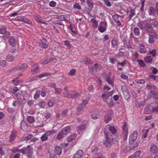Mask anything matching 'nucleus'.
<instances>
[{"label":"nucleus","instance_id":"1","mask_svg":"<svg viewBox=\"0 0 158 158\" xmlns=\"http://www.w3.org/2000/svg\"><path fill=\"white\" fill-rule=\"evenodd\" d=\"M117 132V130L115 128L109 125H107L104 128V132L106 136V139L103 142L104 144L106 147H110L111 145V140L112 138L110 136H112L110 135L111 133L112 134H115Z\"/></svg>","mask_w":158,"mask_h":158},{"label":"nucleus","instance_id":"2","mask_svg":"<svg viewBox=\"0 0 158 158\" xmlns=\"http://www.w3.org/2000/svg\"><path fill=\"white\" fill-rule=\"evenodd\" d=\"M138 26L142 30H147L148 28H151L152 27L146 21L140 22L138 23Z\"/></svg>","mask_w":158,"mask_h":158},{"label":"nucleus","instance_id":"3","mask_svg":"<svg viewBox=\"0 0 158 158\" xmlns=\"http://www.w3.org/2000/svg\"><path fill=\"white\" fill-rule=\"evenodd\" d=\"M22 153L23 154H27L29 157H30L33 154V151L31 146L28 145L26 147L22 148Z\"/></svg>","mask_w":158,"mask_h":158},{"label":"nucleus","instance_id":"4","mask_svg":"<svg viewBox=\"0 0 158 158\" xmlns=\"http://www.w3.org/2000/svg\"><path fill=\"white\" fill-rule=\"evenodd\" d=\"M148 13L150 15L155 16L158 15V9L156 6L155 9L150 6L148 8Z\"/></svg>","mask_w":158,"mask_h":158},{"label":"nucleus","instance_id":"5","mask_svg":"<svg viewBox=\"0 0 158 158\" xmlns=\"http://www.w3.org/2000/svg\"><path fill=\"white\" fill-rule=\"evenodd\" d=\"M107 26V24L105 22H102L99 25L98 30L100 32L103 33L106 30Z\"/></svg>","mask_w":158,"mask_h":158},{"label":"nucleus","instance_id":"6","mask_svg":"<svg viewBox=\"0 0 158 158\" xmlns=\"http://www.w3.org/2000/svg\"><path fill=\"white\" fill-rule=\"evenodd\" d=\"M21 128L23 131H28L30 129V126L27 124L23 120L21 122Z\"/></svg>","mask_w":158,"mask_h":158},{"label":"nucleus","instance_id":"7","mask_svg":"<svg viewBox=\"0 0 158 158\" xmlns=\"http://www.w3.org/2000/svg\"><path fill=\"white\" fill-rule=\"evenodd\" d=\"M89 101V98H85L83 100L82 104L80 105L77 109V111L79 113L80 111H82L83 108H84L86 104L88 103Z\"/></svg>","mask_w":158,"mask_h":158},{"label":"nucleus","instance_id":"8","mask_svg":"<svg viewBox=\"0 0 158 158\" xmlns=\"http://www.w3.org/2000/svg\"><path fill=\"white\" fill-rule=\"evenodd\" d=\"M138 132L136 131H135L130 135L129 138V142L130 143H134L137 138Z\"/></svg>","mask_w":158,"mask_h":158},{"label":"nucleus","instance_id":"9","mask_svg":"<svg viewBox=\"0 0 158 158\" xmlns=\"http://www.w3.org/2000/svg\"><path fill=\"white\" fill-rule=\"evenodd\" d=\"M0 34H5L4 37L5 39L7 38L10 35V32L6 31V29L5 27H2L0 28Z\"/></svg>","mask_w":158,"mask_h":158},{"label":"nucleus","instance_id":"10","mask_svg":"<svg viewBox=\"0 0 158 158\" xmlns=\"http://www.w3.org/2000/svg\"><path fill=\"white\" fill-rule=\"evenodd\" d=\"M64 96L68 98H75L78 97L79 94L75 93L73 94H69L68 92H66L63 94Z\"/></svg>","mask_w":158,"mask_h":158},{"label":"nucleus","instance_id":"11","mask_svg":"<svg viewBox=\"0 0 158 158\" xmlns=\"http://www.w3.org/2000/svg\"><path fill=\"white\" fill-rule=\"evenodd\" d=\"M120 17H121V16L117 14H115L113 15V18L114 19V21L117 23L118 26H121L122 24L119 20V18Z\"/></svg>","mask_w":158,"mask_h":158},{"label":"nucleus","instance_id":"12","mask_svg":"<svg viewBox=\"0 0 158 158\" xmlns=\"http://www.w3.org/2000/svg\"><path fill=\"white\" fill-rule=\"evenodd\" d=\"M139 51L141 54H145L146 53V48L145 46L143 44H140L139 45Z\"/></svg>","mask_w":158,"mask_h":158},{"label":"nucleus","instance_id":"13","mask_svg":"<svg viewBox=\"0 0 158 158\" xmlns=\"http://www.w3.org/2000/svg\"><path fill=\"white\" fill-rule=\"evenodd\" d=\"M83 154V152L81 150H78L72 158H81Z\"/></svg>","mask_w":158,"mask_h":158},{"label":"nucleus","instance_id":"14","mask_svg":"<svg viewBox=\"0 0 158 158\" xmlns=\"http://www.w3.org/2000/svg\"><path fill=\"white\" fill-rule=\"evenodd\" d=\"M150 151L153 154H155L158 152V149L157 146L154 144L151 146L150 148Z\"/></svg>","mask_w":158,"mask_h":158},{"label":"nucleus","instance_id":"15","mask_svg":"<svg viewBox=\"0 0 158 158\" xmlns=\"http://www.w3.org/2000/svg\"><path fill=\"white\" fill-rule=\"evenodd\" d=\"M39 69V66L37 64H35L32 66L31 68V72L33 74L37 73Z\"/></svg>","mask_w":158,"mask_h":158},{"label":"nucleus","instance_id":"16","mask_svg":"<svg viewBox=\"0 0 158 158\" xmlns=\"http://www.w3.org/2000/svg\"><path fill=\"white\" fill-rule=\"evenodd\" d=\"M70 129V128L69 126H67L62 129L61 131L63 133V135H65L69 132Z\"/></svg>","mask_w":158,"mask_h":158},{"label":"nucleus","instance_id":"17","mask_svg":"<svg viewBox=\"0 0 158 158\" xmlns=\"http://www.w3.org/2000/svg\"><path fill=\"white\" fill-rule=\"evenodd\" d=\"M55 152L57 155H60L62 153L61 148L59 146H56L55 148Z\"/></svg>","mask_w":158,"mask_h":158},{"label":"nucleus","instance_id":"18","mask_svg":"<svg viewBox=\"0 0 158 158\" xmlns=\"http://www.w3.org/2000/svg\"><path fill=\"white\" fill-rule=\"evenodd\" d=\"M157 36V35L156 34L155 35H149L148 40L149 43L150 44H153L154 41V39L156 38Z\"/></svg>","mask_w":158,"mask_h":158},{"label":"nucleus","instance_id":"19","mask_svg":"<svg viewBox=\"0 0 158 158\" xmlns=\"http://www.w3.org/2000/svg\"><path fill=\"white\" fill-rule=\"evenodd\" d=\"M149 24H150V25L151 24L153 26L156 28L158 27V23L155 19H150L149 21Z\"/></svg>","mask_w":158,"mask_h":158},{"label":"nucleus","instance_id":"20","mask_svg":"<svg viewBox=\"0 0 158 158\" xmlns=\"http://www.w3.org/2000/svg\"><path fill=\"white\" fill-rule=\"evenodd\" d=\"M123 95L124 98L127 102H129L130 100V94L128 90L126 91H125L123 93Z\"/></svg>","mask_w":158,"mask_h":158},{"label":"nucleus","instance_id":"21","mask_svg":"<svg viewBox=\"0 0 158 158\" xmlns=\"http://www.w3.org/2000/svg\"><path fill=\"white\" fill-rule=\"evenodd\" d=\"M10 45L12 46H14L16 44V40L14 37H11L9 40Z\"/></svg>","mask_w":158,"mask_h":158},{"label":"nucleus","instance_id":"22","mask_svg":"<svg viewBox=\"0 0 158 158\" xmlns=\"http://www.w3.org/2000/svg\"><path fill=\"white\" fill-rule=\"evenodd\" d=\"M92 118L93 119H96L99 117V115L98 114V111H94L92 112L91 114Z\"/></svg>","mask_w":158,"mask_h":158},{"label":"nucleus","instance_id":"23","mask_svg":"<svg viewBox=\"0 0 158 158\" xmlns=\"http://www.w3.org/2000/svg\"><path fill=\"white\" fill-rule=\"evenodd\" d=\"M92 23V26L95 29L97 28L98 25V22L94 18H93L91 20Z\"/></svg>","mask_w":158,"mask_h":158},{"label":"nucleus","instance_id":"24","mask_svg":"<svg viewBox=\"0 0 158 158\" xmlns=\"http://www.w3.org/2000/svg\"><path fill=\"white\" fill-rule=\"evenodd\" d=\"M141 152L138 151L135 152L131 156L129 157L130 158H137L139 157L140 154Z\"/></svg>","mask_w":158,"mask_h":158},{"label":"nucleus","instance_id":"25","mask_svg":"<svg viewBox=\"0 0 158 158\" xmlns=\"http://www.w3.org/2000/svg\"><path fill=\"white\" fill-rule=\"evenodd\" d=\"M27 65L26 63L22 64L19 67L18 66L16 68V69L17 70L24 69L27 68Z\"/></svg>","mask_w":158,"mask_h":158},{"label":"nucleus","instance_id":"26","mask_svg":"<svg viewBox=\"0 0 158 158\" xmlns=\"http://www.w3.org/2000/svg\"><path fill=\"white\" fill-rule=\"evenodd\" d=\"M22 96L23 98V100L25 101L27 99L29 98V95L27 94L25 91H23L21 92Z\"/></svg>","mask_w":158,"mask_h":158},{"label":"nucleus","instance_id":"27","mask_svg":"<svg viewBox=\"0 0 158 158\" xmlns=\"http://www.w3.org/2000/svg\"><path fill=\"white\" fill-rule=\"evenodd\" d=\"M64 135H63V133L61 131L59 132L58 134L55 135L56 139L58 140H60L63 138Z\"/></svg>","mask_w":158,"mask_h":158},{"label":"nucleus","instance_id":"28","mask_svg":"<svg viewBox=\"0 0 158 158\" xmlns=\"http://www.w3.org/2000/svg\"><path fill=\"white\" fill-rule=\"evenodd\" d=\"M152 58L150 56H147L144 58L145 61L147 63H151L152 61Z\"/></svg>","mask_w":158,"mask_h":158},{"label":"nucleus","instance_id":"29","mask_svg":"<svg viewBox=\"0 0 158 158\" xmlns=\"http://www.w3.org/2000/svg\"><path fill=\"white\" fill-rule=\"evenodd\" d=\"M111 119V115H106L104 118V120L106 123H108Z\"/></svg>","mask_w":158,"mask_h":158},{"label":"nucleus","instance_id":"30","mask_svg":"<svg viewBox=\"0 0 158 158\" xmlns=\"http://www.w3.org/2000/svg\"><path fill=\"white\" fill-rule=\"evenodd\" d=\"M56 132V131L55 130L52 129L49 131H46L45 134L48 137V136H50L52 134H55Z\"/></svg>","mask_w":158,"mask_h":158},{"label":"nucleus","instance_id":"31","mask_svg":"<svg viewBox=\"0 0 158 158\" xmlns=\"http://www.w3.org/2000/svg\"><path fill=\"white\" fill-rule=\"evenodd\" d=\"M15 95L19 103L20 104H22V101L21 98V94L19 93H15Z\"/></svg>","mask_w":158,"mask_h":158},{"label":"nucleus","instance_id":"32","mask_svg":"<svg viewBox=\"0 0 158 158\" xmlns=\"http://www.w3.org/2000/svg\"><path fill=\"white\" fill-rule=\"evenodd\" d=\"M102 97L103 98V100L104 102H107L110 97L106 93L102 95Z\"/></svg>","mask_w":158,"mask_h":158},{"label":"nucleus","instance_id":"33","mask_svg":"<svg viewBox=\"0 0 158 158\" xmlns=\"http://www.w3.org/2000/svg\"><path fill=\"white\" fill-rule=\"evenodd\" d=\"M40 46L43 48H48V45L43 41H41L39 43Z\"/></svg>","mask_w":158,"mask_h":158},{"label":"nucleus","instance_id":"34","mask_svg":"<svg viewBox=\"0 0 158 158\" xmlns=\"http://www.w3.org/2000/svg\"><path fill=\"white\" fill-rule=\"evenodd\" d=\"M149 129H144L143 130V138H145L147 136L148 133L149 131Z\"/></svg>","mask_w":158,"mask_h":158},{"label":"nucleus","instance_id":"35","mask_svg":"<svg viewBox=\"0 0 158 158\" xmlns=\"http://www.w3.org/2000/svg\"><path fill=\"white\" fill-rule=\"evenodd\" d=\"M6 60L8 61H12L15 60V57L11 55H8L6 57Z\"/></svg>","mask_w":158,"mask_h":158},{"label":"nucleus","instance_id":"36","mask_svg":"<svg viewBox=\"0 0 158 158\" xmlns=\"http://www.w3.org/2000/svg\"><path fill=\"white\" fill-rule=\"evenodd\" d=\"M76 137V135L75 134L71 135L67 138V141L69 142H71Z\"/></svg>","mask_w":158,"mask_h":158},{"label":"nucleus","instance_id":"37","mask_svg":"<svg viewBox=\"0 0 158 158\" xmlns=\"http://www.w3.org/2000/svg\"><path fill=\"white\" fill-rule=\"evenodd\" d=\"M16 135V132L15 131H13L11 132V134L10 137V140L12 141L14 139L15 136Z\"/></svg>","mask_w":158,"mask_h":158},{"label":"nucleus","instance_id":"38","mask_svg":"<svg viewBox=\"0 0 158 158\" xmlns=\"http://www.w3.org/2000/svg\"><path fill=\"white\" fill-rule=\"evenodd\" d=\"M27 121L30 123H32L35 121V119L32 116H28L27 118Z\"/></svg>","mask_w":158,"mask_h":158},{"label":"nucleus","instance_id":"39","mask_svg":"<svg viewBox=\"0 0 158 158\" xmlns=\"http://www.w3.org/2000/svg\"><path fill=\"white\" fill-rule=\"evenodd\" d=\"M85 128V125H80V126H79L77 127V132L80 133L81 132L84 130Z\"/></svg>","mask_w":158,"mask_h":158},{"label":"nucleus","instance_id":"40","mask_svg":"<svg viewBox=\"0 0 158 158\" xmlns=\"http://www.w3.org/2000/svg\"><path fill=\"white\" fill-rule=\"evenodd\" d=\"M40 94L42 97H44L46 96V88L43 87L41 91H40Z\"/></svg>","mask_w":158,"mask_h":158},{"label":"nucleus","instance_id":"41","mask_svg":"<svg viewBox=\"0 0 158 158\" xmlns=\"http://www.w3.org/2000/svg\"><path fill=\"white\" fill-rule=\"evenodd\" d=\"M134 32L136 36L139 35L140 33L139 29L137 27L134 28Z\"/></svg>","mask_w":158,"mask_h":158},{"label":"nucleus","instance_id":"42","mask_svg":"<svg viewBox=\"0 0 158 158\" xmlns=\"http://www.w3.org/2000/svg\"><path fill=\"white\" fill-rule=\"evenodd\" d=\"M111 44L113 48L116 47L117 45V40L116 38H114L111 41Z\"/></svg>","mask_w":158,"mask_h":158},{"label":"nucleus","instance_id":"43","mask_svg":"<svg viewBox=\"0 0 158 158\" xmlns=\"http://www.w3.org/2000/svg\"><path fill=\"white\" fill-rule=\"evenodd\" d=\"M48 138V137L44 133L40 137V139L42 141H44L47 140Z\"/></svg>","mask_w":158,"mask_h":158},{"label":"nucleus","instance_id":"44","mask_svg":"<svg viewBox=\"0 0 158 158\" xmlns=\"http://www.w3.org/2000/svg\"><path fill=\"white\" fill-rule=\"evenodd\" d=\"M69 28L71 31L74 33L76 34L77 31L74 28V25L73 24H70Z\"/></svg>","mask_w":158,"mask_h":158},{"label":"nucleus","instance_id":"45","mask_svg":"<svg viewBox=\"0 0 158 158\" xmlns=\"http://www.w3.org/2000/svg\"><path fill=\"white\" fill-rule=\"evenodd\" d=\"M130 143L131 144L130 148L132 149H133L136 148L138 145V143L137 142L135 143V142L134 143Z\"/></svg>","mask_w":158,"mask_h":158},{"label":"nucleus","instance_id":"46","mask_svg":"<svg viewBox=\"0 0 158 158\" xmlns=\"http://www.w3.org/2000/svg\"><path fill=\"white\" fill-rule=\"evenodd\" d=\"M40 93V90L36 91V93L34 94V98L35 99L39 98Z\"/></svg>","mask_w":158,"mask_h":158},{"label":"nucleus","instance_id":"47","mask_svg":"<svg viewBox=\"0 0 158 158\" xmlns=\"http://www.w3.org/2000/svg\"><path fill=\"white\" fill-rule=\"evenodd\" d=\"M137 61L140 66L143 67L145 66V64L142 60H139Z\"/></svg>","mask_w":158,"mask_h":158},{"label":"nucleus","instance_id":"48","mask_svg":"<svg viewBox=\"0 0 158 158\" xmlns=\"http://www.w3.org/2000/svg\"><path fill=\"white\" fill-rule=\"evenodd\" d=\"M12 152H17L22 153V149H19L17 147H14L12 148Z\"/></svg>","mask_w":158,"mask_h":158},{"label":"nucleus","instance_id":"49","mask_svg":"<svg viewBox=\"0 0 158 158\" xmlns=\"http://www.w3.org/2000/svg\"><path fill=\"white\" fill-rule=\"evenodd\" d=\"M64 45L67 47V48L70 49L71 48V44L69 41L66 40L64 41Z\"/></svg>","mask_w":158,"mask_h":158},{"label":"nucleus","instance_id":"50","mask_svg":"<svg viewBox=\"0 0 158 158\" xmlns=\"http://www.w3.org/2000/svg\"><path fill=\"white\" fill-rule=\"evenodd\" d=\"M135 10L131 9L130 10V14L129 16V18L131 19L135 15Z\"/></svg>","mask_w":158,"mask_h":158},{"label":"nucleus","instance_id":"51","mask_svg":"<svg viewBox=\"0 0 158 158\" xmlns=\"http://www.w3.org/2000/svg\"><path fill=\"white\" fill-rule=\"evenodd\" d=\"M149 54L152 55V56H155L156 55V50L155 49H153L152 50L149 51Z\"/></svg>","mask_w":158,"mask_h":158},{"label":"nucleus","instance_id":"52","mask_svg":"<svg viewBox=\"0 0 158 158\" xmlns=\"http://www.w3.org/2000/svg\"><path fill=\"white\" fill-rule=\"evenodd\" d=\"M123 131L125 132L127 136V129L126 123L123 126Z\"/></svg>","mask_w":158,"mask_h":158},{"label":"nucleus","instance_id":"53","mask_svg":"<svg viewBox=\"0 0 158 158\" xmlns=\"http://www.w3.org/2000/svg\"><path fill=\"white\" fill-rule=\"evenodd\" d=\"M151 111L152 112H158V106H153Z\"/></svg>","mask_w":158,"mask_h":158},{"label":"nucleus","instance_id":"54","mask_svg":"<svg viewBox=\"0 0 158 158\" xmlns=\"http://www.w3.org/2000/svg\"><path fill=\"white\" fill-rule=\"evenodd\" d=\"M46 105L45 102L43 101L40 102L39 103V106L42 108H44Z\"/></svg>","mask_w":158,"mask_h":158},{"label":"nucleus","instance_id":"55","mask_svg":"<svg viewBox=\"0 0 158 158\" xmlns=\"http://www.w3.org/2000/svg\"><path fill=\"white\" fill-rule=\"evenodd\" d=\"M23 21L25 22L26 23H27L28 24H30L31 23V22L30 20H29L27 18L25 17H24L23 18Z\"/></svg>","mask_w":158,"mask_h":158},{"label":"nucleus","instance_id":"56","mask_svg":"<svg viewBox=\"0 0 158 158\" xmlns=\"http://www.w3.org/2000/svg\"><path fill=\"white\" fill-rule=\"evenodd\" d=\"M49 75V73H43L40 74V75L38 76L37 77H39V78H41L43 77H44L47 76H48Z\"/></svg>","mask_w":158,"mask_h":158},{"label":"nucleus","instance_id":"57","mask_svg":"<svg viewBox=\"0 0 158 158\" xmlns=\"http://www.w3.org/2000/svg\"><path fill=\"white\" fill-rule=\"evenodd\" d=\"M0 64L2 67H5L6 65V63L5 60H1L0 62Z\"/></svg>","mask_w":158,"mask_h":158},{"label":"nucleus","instance_id":"58","mask_svg":"<svg viewBox=\"0 0 158 158\" xmlns=\"http://www.w3.org/2000/svg\"><path fill=\"white\" fill-rule=\"evenodd\" d=\"M76 72V71L75 69H72L70 70V72L68 73V74L70 76H73L74 75Z\"/></svg>","mask_w":158,"mask_h":158},{"label":"nucleus","instance_id":"59","mask_svg":"<svg viewBox=\"0 0 158 158\" xmlns=\"http://www.w3.org/2000/svg\"><path fill=\"white\" fill-rule=\"evenodd\" d=\"M106 81L110 85H112V86H113V81L109 77H108L107 78Z\"/></svg>","mask_w":158,"mask_h":158},{"label":"nucleus","instance_id":"60","mask_svg":"<svg viewBox=\"0 0 158 158\" xmlns=\"http://www.w3.org/2000/svg\"><path fill=\"white\" fill-rule=\"evenodd\" d=\"M121 78L124 80H127L128 79L127 76L124 74H122L120 75Z\"/></svg>","mask_w":158,"mask_h":158},{"label":"nucleus","instance_id":"61","mask_svg":"<svg viewBox=\"0 0 158 158\" xmlns=\"http://www.w3.org/2000/svg\"><path fill=\"white\" fill-rule=\"evenodd\" d=\"M12 81L15 85H17L19 82L17 78L13 79Z\"/></svg>","mask_w":158,"mask_h":158},{"label":"nucleus","instance_id":"62","mask_svg":"<svg viewBox=\"0 0 158 158\" xmlns=\"http://www.w3.org/2000/svg\"><path fill=\"white\" fill-rule=\"evenodd\" d=\"M150 109L148 107H146L144 109V112L145 114H148L149 113Z\"/></svg>","mask_w":158,"mask_h":158},{"label":"nucleus","instance_id":"63","mask_svg":"<svg viewBox=\"0 0 158 158\" xmlns=\"http://www.w3.org/2000/svg\"><path fill=\"white\" fill-rule=\"evenodd\" d=\"M56 2L52 1L50 2L49 5L51 7H54L56 6Z\"/></svg>","mask_w":158,"mask_h":158},{"label":"nucleus","instance_id":"64","mask_svg":"<svg viewBox=\"0 0 158 158\" xmlns=\"http://www.w3.org/2000/svg\"><path fill=\"white\" fill-rule=\"evenodd\" d=\"M121 89L122 90L123 92V93L125 91H126L128 90V89H127V87L125 85H122L121 87Z\"/></svg>","mask_w":158,"mask_h":158}]
</instances>
